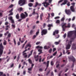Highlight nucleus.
<instances>
[{
    "instance_id": "nucleus-12",
    "label": "nucleus",
    "mask_w": 76,
    "mask_h": 76,
    "mask_svg": "<svg viewBox=\"0 0 76 76\" xmlns=\"http://www.w3.org/2000/svg\"><path fill=\"white\" fill-rule=\"evenodd\" d=\"M65 12L68 15H70L71 14V12H70V10H67L66 9L65 10Z\"/></svg>"
},
{
    "instance_id": "nucleus-61",
    "label": "nucleus",
    "mask_w": 76,
    "mask_h": 76,
    "mask_svg": "<svg viewBox=\"0 0 76 76\" xmlns=\"http://www.w3.org/2000/svg\"><path fill=\"white\" fill-rule=\"evenodd\" d=\"M9 33V31H7V33H5L4 34V35H7V34H8Z\"/></svg>"
},
{
    "instance_id": "nucleus-22",
    "label": "nucleus",
    "mask_w": 76,
    "mask_h": 76,
    "mask_svg": "<svg viewBox=\"0 0 76 76\" xmlns=\"http://www.w3.org/2000/svg\"><path fill=\"white\" fill-rule=\"evenodd\" d=\"M37 5H39V6H41V4H38V2H36V5H35V6L34 7H37Z\"/></svg>"
},
{
    "instance_id": "nucleus-11",
    "label": "nucleus",
    "mask_w": 76,
    "mask_h": 76,
    "mask_svg": "<svg viewBox=\"0 0 76 76\" xmlns=\"http://www.w3.org/2000/svg\"><path fill=\"white\" fill-rule=\"evenodd\" d=\"M9 20H11L12 23V24H15V21L13 19V17L12 16L8 18Z\"/></svg>"
},
{
    "instance_id": "nucleus-41",
    "label": "nucleus",
    "mask_w": 76,
    "mask_h": 76,
    "mask_svg": "<svg viewBox=\"0 0 76 76\" xmlns=\"http://www.w3.org/2000/svg\"><path fill=\"white\" fill-rule=\"evenodd\" d=\"M64 19H65V18H64V17L61 18V21H63L64 20Z\"/></svg>"
},
{
    "instance_id": "nucleus-26",
    "label": "nucleus",
    "mask_w": 76,
    "mask_h": 76,
    "mask_svg": "<svg viewBox=\"0 0 76 76\" xmlns=\"http://www.w3.org/2000/svg\"><path fill=\"white\" fill-rule=\"evenodd\" d=\"M16 18L17 19H18L19 18V14H17L16 15Z\"/></svg>"
},
{
    "instance_id": "nucleus-14",
    "label": "nucleus",
    "mask_w": 76,
    "mask_h": 76,
    "mask_svg": "<svg viewBox=\"0 0 76 76\" xmlns=\"http://www.w3.org/2000/svg\"><path fill=\"white\" fill-rule=\"evenodd\" d=\"M72 50H76V45L74 43L72 44Z\"/></svg>"
},
{
    "instance_id": "nucleus-28",
    "label": "nucleus",
    "mask_w": 76,
    "mask_h": 76,
    "mask_svg": "<svg viewBox=\"0 0 76 76\" xmlns=\"http://www.w3.org/2000/svg\"><path fill=\"white\" fill-rule=\"evenodd\" d=\"M43 15H44V14L43 13H42L40 15V18L41 20H42V16H43Z\"/></svg>"
},
{
    "instance_id": "nucleus-55",
    "label": "nucleus",
    "mask_w": 76,
    "mask_h": 76,
    "mask_svg": "<svg viewBox=\"0 0 76 76\" xmlns=\"http://www.w3.org/2000/svg\"><path fill=\"white\" fill-rule=\"evenodd\" d=\"M32 55L31 53H30V54H29L28 55V58H29V57H30Z\"/></svg>"
},
{
    "instance_id": "nucleus-49",
    "label": "nucleus",
    "mask_w": 76,
    "mask_h": 76,
    "mask_svg": "<svg viewBox=\"0 0 76 76\" xmlns=\"http://www.w3.org/2000/svg\"><path fill=\"white\" fill-rule=\"evenodd\" d=\"M57 51H56L53 54V56H56V54H57Z\"/></svg>"
},
{
    "instance_id": "nucleus-59",
    "label": "nucleus",
    "mask_w": 76,
    "mask_h": 76,
    "mask_svg": "<svg viewBox=\"0 0 76 76\" xmlns=\"http://www.w3.org/2000/svg\"><path fill=\"white\" fill-rule=\"evenodd\" d=\"M20 58V57H19V56H18L17 58V61H18V60H19Z\"/></svg>"
},
{
    "instance_id": "nucleus-36",
    "label": "nucleus",
    "mask_w": 76,
    "mask_h": 76,
    "mask_svg": "<svg viewBox=\"0 0 76 76\" xmlns=\"http://www.w3.org/2000/svg\"><path fill=\"white\" fill-rule=\"evenodd\" d=\"M40 43H41V42H38L36 43V45H39V44Z\"/></svg>"
},
{
    "instance_id": "nucleus-35",
    "label": "nucleus",
    "mask_w": 76,
    "mask_h": 76,
    "mask_svg": "<svg viewBox=\"0 0 76 76\" xmlns=\"http://www.w3.org/2000/svg\"><path fill=\"white\" fill-rule=\"evenodd\" d=\"M60 23V20H56V23Z\"/></svg>"
},
{
    "instance_id": "nucleus-54",
    "label": "nucleus",
    "mask_w": 76,
    "mask_h": 76,
    "mask_svg": "<svg viewBox=\"0 0 76 76\" xmlns=\"http://www.w3.org/2000/svg\"><path fill=\"white\" fill-rule=\"evenodd\" d=\"M51 15L52 16H54V13H52L51 14Z\"/></svg>"
},
{
    "instance_id": "nucleus-17",
    "label": "nucleus",
    "mask_w": 76,
    "mask_h": 76,
    "mask_svg": "<svg viewBox=\"0 0 76 76\" xmlns=\"http://www.w3.org/2000/svg\"><path fill=\"white\" fill-rule=\"evenodd\" d=\"M50 63V61H47V67L46 69H45V71L47 70V69L48 67V66L49 65V63Z\"/></svg>"
},
{
    "instance_id": "nucleus-10",
    "label": "nucleus",
    "mask_w": 76,
    "mask_h": 76,
    "mask_svg": "<svg viewBox=\"0 0 76 76\" xmlns=\"http://www.w3.org/2000/svg\"><path fill=\"white\" fill-rule=\"evenodd\" d=\"M41 35L42 36L43 35H45L47 33V30L46 29L43 30L41 32Z\"/></svg>"
},
{
    "instance_id": "nucleus-52",
    "label": "nucleus",
    "mask_w": 76,
    "mask_h": 76,
    "mask_svg": "<svg viewBox=\"0 0 76 76\" xmlns=\"http://www.w3.org/2000/svg\"><path fill=\"white\" fill-rule=\"evenodd\" d=\"M51 51H52V49H50L49 50V52L50 53H51Z\"/></svg>"
},
{
    "instance_id": "nucleus-20",
    "label": "nucleus",
    "mask_w": 76,
    "mask_h": 76,
    "mask_svg": "<svg viewBox=\"0 0 76 76\" xmlns=\"http://www.w3.org/2000/svg\"><path fill=\"white\" fill-rule=\"evenodd\" d=\"M38 51L39 52H40V53H38L39 55V54H42V50H41V49H39L38 50Z\"/></svg>"
},
{
    "instance_id": "nucleus-24",
    "label": "nucleus",
    "mask_w": 76,
    "mask_h": 76,
    "mask_svg": "<svg viewBox=\"0 0 76 76\" xmlns=\"http://www.w3.org/2000/svg\"><path fill=\"white\" fill-rule=\"evenodd\" d=\"M4 42H3V45H6L7 44V41H6L4 40Z\"/></svg>"
},
{
    "instance_id": "nucleus-9",
    "label": "nucleus",
    "mask_w": 76,
    "mask_h": 76,
    "mask_svg": "<svg viewBox=\"0 0 76 76\" xmlns=\"http://www.w3.org/2000/svg\"><path fill=\"white\" fill-rule=\"evenodd\" d=\"M48 0H45V2H43V3L42 4H44V6L45 7H47L48 6L50 5V4L48 2Z\"/></svg>"
},
{
    "instance_id": "nucleus-63",
    "label": "nucleus",
    "mask_w": 76,
    "mask_h": 76,
    "mask_svg": "<svg viewBox=\"0 0 76 76\" xmlns=\"http://www.w3.org/2000/svg\"><path fill=\"white\" fill-rule=\"evenodd\" d=\"M29 18H28L26 19V22H28L29 20Z\"/></svg>"
},
{
    "instance_id": "nucleus-33",
    "label": "nucleus",
    "mask_w": 76,
    "mask_h": 76,
    "mask_svg": "<svg viewBox=\"0 0 76 76\" xmlns=\"http://www.w3.org/2000/svg\"><path fill=\"white\" fill-rule=\"evenodd\" d=\"M37 35H34L32 39H35V38H36V37H37Z\"/></svg>"
},
{
    "instance_id": "nucleus-16",
    "label": "nucleus",
    "mask_w": 76,
    "mask_h": 76,
    "mask_svg": "<svg viewBox=\"0 0 76 76\" xmlns=\"http://www.w3.org/2000/svg\"><path fill=\"white\" fill-rule=\"evenodd\" d=\"M28 47H30V48H31V45L29 43L28 44H27L25 47V49H26V48H27Z\"/></svg>"
},
{
    "instance_id": "nucleus-58",
    "label": "nucleus",
    "mask_w": 76,
    "mask_h": 76,
    "mask_svg": "<svg viewBox=\"0 0 76 76\" xmlns=\"http://www.w3.org/2000/svg\"><path fill=\"white\" fill-rule=\"evenodd\" d=\"M63 1V0H60L58 1V3H61V2H62Z\"/></svg>"
},
{
    "instance_id": "nucleus-51",
    "label": "nucleus",
    "mask_w": 76,
    "mask_h": 76,
    "mask_svg": "<svg viewBox=\"0 0 76 76\" xmlns=\"http://www.w3.org/2000/svg\"><path fill=\"white\" fill-rule=\"evenodd\" d=\"M35 14H36L35 13V11H34L32 13V15H35Z\"/></svg>"
},
{
    "instance_id": "nucleus-60",
    "label": "nucleus",
    "mask_w": 76,
    "mask_h": 76,
    "mask_svg": "<svg viewBox=\"0 0 76 76\" xmlns=\"http://www.w3.org/2000/svg\"><path fill=\"white\" fill-rule=\"evenodd\" d=\"M3 73L1 72H0V76H1V75H3Z\"/></svg>"
},
{
    "instance_id": "nucleus-29",
    "label": "nucleus",
    "mask_w": 76,
    "mask_h": 76,
    "mask_svg": "<svg viewBox=\"0 0 76 76\" xmlns=\"http://www.w3.org/2000/svg\"><path fill=\"white\" fill-rule=\"evenodd\" d=\"M11 26L12 28H15V25L14 24H12Z\"/></svg>"
},
{
    "instance_id": "nucleus-27",
    "label": "nucleus",
    "mask_w": 76,
    "mask_h": 76,
    "mask_svg": "<svg viewBox=\"0 0 76 76\" xmlns=\"http://www.w3.org/2000/svg\"><path fill=\"white\" fill-rule=\"evenodd\" d=\"M28 6L29 7H32V6H33V4L31 3H30L28 4Z\"/></svg>"
},
{
    "instance_id": "nucleus-57",
    "label": "nucleus",
    "mask_w": 76,
    "mask_h": 76,
    "mask_svg": "<svg viewBox=\"0 0 76 76\" xmlns=\"http://www.w3.org/2000/svg\"><path fill=\"white\" fill-rule=\"evenodd\" d=\"M39 72H42V69L40 68L39 69Z\"/></svg>"
},
{
    "instance_id": "nucleus-50",
    "label": "nucleus",
    "mask_w": 76,
    "mask_h": 76,
    "mask_svg": "<svg viewBox=\"0 0 76 76\" xmlns=\"http://www.w3.org/2000/svg\"><path fill=\"white\" fill-rule=\"evenodd\" d=\"M75 17H73L72 19V20L73 21L75 20Z\"/></svg>"
},
{
    "instance_id": "nucleus-48",
    "label": "nucleus",
    "mask_w": 76,
    "mask_h": 76,
    "mask_svg": "<svg viewBox=\"0 0 76 76\" xmlns=\"http://www.w3.org/2000/svg\"><path fill=\"white\" fill-rule=\"evenodd\" d=\"M14 42L15 44V45H16V40H15V39H14Z\"/></svg>"
},
{
    "instance_id": "nucleus-32",
    "label": "nucleus",
    "mask_w": 76,
    "mask_h": 76,
    "mask_svg": "<svg viewBox=\"0 0 76 76\" xmlns=\"http://www.w3.org/2000/svg\"><path fill=\"white\" fill-rule=\"evenodd\" d=\"M32 67H30V68H28V71H32Z\"/></svg>"
},
{
    "instance_id": "nucleus-5",
    "label": "nucleus",
    "mask_w": 76,
    "mask_h": 76,
    "mask_svg": "<svg viewBox=\"0 0 76 76\" xmlns=\"http://www.w3.org/2000/svg\"><path fill=\"white\" fill-rule=\"evenodd\" d=\"M24 13L26 15L23 13H22L20 14V17L21 19H25L26 17L28 16V14H27L26 12H25Z\"/></svg>"
},
{
    "instance_id": "nucleus-13",
    "label": "nucleus",
    "mask_w": 76,
    "mask_h": 76,
    "mask_svg": "<svg viewBox=\"0 0 76 76\" xmlns=\"http://www.w3.org/2000/svg\"><path fill=\"white\" fill-rule=\"evenodd\" d=\"M59 32V31L58 30H56L53 33V35H55L56 34H58Z\"/></svg>"
},
{
    "instance_id": "nucleus-3",
    "label": "nucleus",
    "mask_w": 76,
    "mask_h": 76,
    "mask_svg": "<svg viewBox=\"0 0 76 76\" xmlns=\"http://www.w3.org/2000/svg\"><path fill=\"white\" fill-rule=\"evenodd\" d=\"M1 42V40H0V42ZM4 49L3 46L2 45V43H1L0 44V57H1V55H2L3 54V50Z\"/></svg>"
},
{
    "instance_id": "nucleus-19",
    "label": "nucleus",
    "mask_w": 76,
    "mask_h": 76,
    "mask_svg": "<svg viewBox=\"0 0 76 76\" xmlns=\"http://www.w3.org/2000/svg\"><path fill=\"white\" fill-rule=\"evenodd\" d=\"M69 50H66V53L65 52V50H63L62 51V52H63V54H66V53H68V52H69Z\"/></svg>"
},
{
    "instance_id": "nucleus-30",
    "label": "nucleus",
    "mask_w": 76,
    "mask_h": 76,
    "mask_svg": "<svg viewBox=\"0 0 76 76\" xmlns=\"http://www.w3.org/2000/svg\"><path fill=\"white\" fill-rule=\"evenodd\" d=\"M33 32H34V30H31L30 32V35H32Z\"/></svg>"
},
{
    "instance_id": "nucleus-23",
    "label": "nucleus",
    "mask_w": 76,
    "mask_h": 76,
    "mask_svg": "<svg viewBox=\"0 0 76 76\" xmlns=\"http://www.w3.org/2000/svg\"><path fill=\"white\" fill-rule=\"evenodd\" d=\"M60 42V40H59L58 42H54V44L55 45H58V44H59V42Z\"/></svg>"
},
{
    "instance_id": "nucleus-25",
    "label": "nucleus",
    "mask_w": 76,
    "mask_h": 76,
    "mask_svg": "<svg viewBox=\"0 0 76 76\" xmlns=\"http://www.w3.org/2000/svg\"><path fill=\"white\" fill-rule=\"evenodd\" d=\"M23 55L24 56V57H25V58H26V57H27V56H28V55L26 54V53H23Z\"/></svg>"
},
{
    "instance_id": "nucleus-2",
    "label": "nucleus",
    "mask_w": 76,
    "mask_h": 76,
    "mask_svg": "<svg viewBox=\"0 0 76 76\" xmlns=\"http://www.w3.org/2000/svg\"><path fill=\"white\" fill-rule=\"evenodd\" d=\"M73 33L75 34V37H76V30H75L69 31L68 33V37H69V38H70V37H72V34H73Z\"/></svg>"
},
{
    "instance_id": "nucleus-1",
    "label": "nucleus",
    "mask_w": 76,
    "mask_h": 76,
    "mask_svg": "<svg viewBox=\"0 0 76 76\" xmlns=\"http://www.w3.org/2000/svg\"><path fill=\"white\" fill-rule=\"evenodd\" d=\"M75 40V38H72L68 42V44L66 45V50L70 49V47H71V45H72V42H73Z\"/></svg>"
},
{
    "instance_id": "nucleus-44",
    "label": "nucleus",
    "mask_w": 76,
    "mask_h": 76,
    "mask_svg": "<svg viewBox=\"0 0 76 76\" xmlns=\"http://www.w3.org/2000/svg\"><path fill=\"white\" fill-rule=\"evenodd\" d=\"M19 10L20 11H22L23 10V9L22 7H20L19 8Z\"/></svg>"
},
{
    "instance_id": "nucleus-8",
    "label": "nucleus",
    "mask_w": 76,
    "mask_h": 76,
    "mask_svg": "<svg viewBox=\"0 0 76 76\" xmlns=\"http://www.w3.org/2000/svg\"><path fill=\"white\" fill-rule=\"evenodd\" d=\"M68 58L69 61H72L73 62H74V61H76V59L72 56H71L69 57Z\"/></svg>"
},
{
    "instance_id": "nucleus-56",
    "label": "nucleus",
    "mask_w": 76,
    "mask_h": 76,
    "mask_svg": "<svg viewBox=\"0 0 76 76\" xmlns=\"http://www.w3.org/2000/svg\"><path fill=\"white\" fill-rule=\"evenodd\" d=\"M67 6H70V2H69L67 3Z\"/></svg>"
},
{
    "instance_id": "nucleus-31",
    "label": "nucleus",
    "mask_w": 76,
    "mask_h": 76,
    "mask_svg": "<svg viewBox=\"0 0 76 76\" xmlns=\"http://www.w3.org/2000/svg\"><path fill=\"white\" fill-rule=\"evenodd\" d=\"M6 28H7L5 29L6 30H8L9 29L7 28H10V26H6Z\"/></svg>"
},
{
    "instance_id": "nucleus-47",
    "label": "nucleus",
    "mask_w": 76,
    "mask_h": 76,
    "mask_svg": "<svg viewBox=\"0 0 76 76\" xmlns=\"http://www.w3.org/2000/svg\"><path fill=\"white\" fill-rule=\"evenodd\" d=\"M14 42L15 44V45H16V40H15V39H14Z\"/></svg>"
},
{
    "instance_id": "nucleus-4",
    "label": "nucleus",
    "mask_w": 76,
    "mask_h": 76,
    "mask_svg": "<svg viewBox=\"0 0 76 76\" xmlns=\"http://www.w3.org/2000/svg\"><path fill=\"white\" fill-rule=\"evenodd\" d=\"M66 23H64L63 24L62 27L63 28V31H65V29H64V28H70V23H69L68 24L67 26H66Z\"/></svg>"
},
{
    "instance_id": "nucleus-34",
    "label": "nucleus",
    "mask_w": 76,
    "mask_h": 76,
    "mask_svg": "<svg viewBox=\"0 0 76 76\" xmlns=\"http://www.w3.org/2000/svg\"><path fill=\"white\" fill-rule=\"evenodd\" d=\"M50 64L51 66H53L54 65V62H53V61H51L50 62Z\"/></svg>"
},
{
    "instance_id": "nucleus-64",
    "label": "nucleus",
    "mask_w": 76,
    "mask_h": 76,
    "mask_svg": "<svg viewBox=\"0 0 76 76\" xmlns=\"http://www.w3.org/2000/svg\"><path fill=\"white\" fill-rule=\"evenodd\" d=\"M22 18L21 19H19V20H18V22H20V21L22 20Z\"/></svg>"
},
{
    "instance_id": "nucleus-45",
    "label": "nucleus",
    "mask_w": 76,
    "mask_h": 76,
    "mask_svg": "<svg viewBox=\"0 0 76 76\" xmlns=\"http://www.w3.org/2000/svg\"><path fill=\"white\" fill-rule=\"evenodd\" d=\"M63 37H64V38H65L66 37V34H65L63 35Z\"/></svg>"
},
{
    "instance_id": "nucleus-46",
    "label": "nucleus",
    "mask_w": 76,
    "mask_h": 76,
    "mask_svg": "<svg viewBox=\"0 0 76 76\" xmlns=\"http://www.w3.org/2000/svg\"><path fill=\"white\" fill-rule=\"evenodd\" d=\"M11 36V34H10V33H9L8 34V37H10Z\"/></svg>"
},
{
    "instance_id": "nucleus-43",
    "label": "nucleus",
    "mask_w": 76,
    "mask_h": 76,
    "mask_svg": "<svg viewBox=\"0 0 76 76\" xmlns=\"http://www.w3.org/2000/svg\"><path fill=\"white\" fill-rule=\"evenodd\" d=\"M60 18V17L58 16L54 18L55 19H59Z\"/></svg>"
},
{
    "instance_id": "nucleus-6",
    "label": "nucleus",
    "mask_w": 76,
    "mask_h": 76,
    "mask_svg": "<svg viewBox=\"0 0 76 76\" xmlns=\"http://www.w3.org/2000/svg\"><path fill=\"white\" fill-rule=\"evenodd\" d=\"M25 1L26 0H20L18 2V4H20V6H22L25 4Z\"/></svg>"
},
{
    "instance_id": "nucleus-38",
    "label": "nucleus",
    "mask_w": 76,
    "mask_h": 76,
    "mask_svg": "<svg viewBox=\"0 0 76 76\" xmlns=\"http://www.w3.org/2000/svg\"><path fill=\"white\" fill-rule=\"evenodd\" d=\"M28 61L30 63H32V61L30 59H28Z\"/></svg>"
},
{
    "instance_id": "nucleus-53",
    "label": "nucleus",
    "mask_w": 76,
    "mask_h": 76,
    "mask_svg": "<svg viewBox=\"0 0 76 76\" xmlns=\"http://www.w3.org/2000/svg\"><path fill=\"white\" fill-rule=\"evenodd\" d=\"M13 5L12 4H11L9 6V7L10 8H12V7H13Z\"/></svg>"
},
{
    "instance_id": "nucleus-62",
    "label": "nucleus",
    "mask_w": 76,
    "mask_h": 76,
    "mask_svg": "<svg viewBox=\"0 0 76 76\" xmlns=\"http://www.w3.org/2000/svg\"><path fill=\"white\" fill-rule=\"evenodd\" d=\"M39 34V31H37L36 33V35H38V34Z\"/></svg>"
},
{
    "instance_id": "nucleus-39",
    "label": "nucleus",
    "mask_w": 76,
    "mask_h": 76,
    "mask_svg": "<svg viewBox=\"0 0 76 76\" xmlns=\"http://www.w3.org/2000/svg\"><path fill=\"white\" fill-rule=\"evenodd\" d=\"M60 55H59V56H58V58H59V57H61V56H62V53H61V52H60Z\"/></svg>"
},
{
    "instance_id": "nucleus-42",
    "label": "nucleus",
    "mask_w": 76,
    "mask_h": 76,
    "mask_svg": "<svg viewBox=\"0 0 76 76\" xmlns=\"http://www.w3.org/2000/svg\"><path fill=\"white\" fill-rule=\"evenodd\" d=\"M52 26V24H49L48 25V27H49V28H50V27H51V26Z\"/></svg>"
},
{
    "instance_id": "nucleus-37",
    "label": "nucleus",
    "mask_w": 76,
    "mask_h": 76,
    "mask_svg": "<svg viewBox=\"0 0 76 76\" xmlns=\"http://www.w3.org/2000/svg\"><path fill=\"white\" fill-rule=\"evenodd\" d=\"M26 74V70H24V71H23V74L24 75H25Z\"/></svg>"
},
{
    "instance_id": "nucleus-18",
    "label": "nucleus",
    "mask_w": 76,
    "mask_h": 76,
    "mask_svg": "<svg viewBox=\"0 0 76 76\" xmlns=\"http://www.w3.org/2000/svg\"><path fill=\"white\" fill-rule=\"evenodd\" d=\"M13 9H12L10 10V11L9 12V13H11L9 15V16H10V15H13V13L12 12V11H13Z\"/></svg>"
},
{
    "instance_id": "nucleus-15",
    "label": "nucleus",
    "mask_w": 76,
    "mask_h": 76,
    "mask_svg": "<svg viewBox=\"0 0 76 76\" xmlns=\"http://www.w3.org/2000/svg\"><path fill=\"white\" fill-rule=\"evenodd\" d=\"M67 0H65L64 1V2H63L62 4H61V6H63V5H65L66 3H67Z\"/></svg>"
},
{
    "instance_id": "nucleus-7",
    "label": "nucleus",
    "mask_w": 76,
    "mask_h": 76,
    "mask_svg": "<svg viewBox=\"0 0 76 76\" xmlns=\"http://www.w3.org/2000/svg\"><path fill=\"white\" fill-rule=\"evenodd\" d=\"M71 4L72 6H71L70 7V9L72 12H76V11H75V9H74V6H75V2H73L71 3Z\"/></svg>"
},
{
    "instance_id": "nucleus-21",
    "label": "nucleus",
    "mask_w": 76,
    "mask_h": 76,
    "mask_svg": "<svg viewBox=\"0 0 76 76\" xmlns=\"http://www.w3.org/2000/svg\"><path fill=\"white\" fill-rule=\"evenodd\" d=\"M40 48V49H42L43 47L42 46H37L36 47V48Z\"/></svg>"
},
{
    "instance_id": "nucleus-40",
    "label": "nucleus",
    "mask_w": 76,
    "mask_h": 76,
    "mask_svg": "<svg viewBox=\"0 0 76 76\" xmlns=\"http://www.w3.org/2000/svg\"><path fill=\"white\" fill-rule=\"evenodd\" d=\"M44 49H45V50H46L47 49H48V48L47 46H45L44 47Z\"/></svg>"
}]
</instances>
